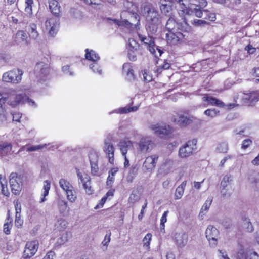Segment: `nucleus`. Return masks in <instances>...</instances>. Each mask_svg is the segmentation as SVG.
Returning a JSON list of instances; mask_svg holds the SVG:
<instances>
[{"instance_id": "f257e3e1", "label": "nucleus", "mask_w": 259, "mask_h": 259, "mask_svg": "<svg viewBox=\"0 0 259 259\" xmlns=\"http://www.w3.org/2000/svg\"><path fill=\"white\" fill-rule=\"evenodd\" d=\"M182 22H178L174 18L170 17L167 21L166 29L168 32L166 34L167 42L170 45H175L187 36L191 27L182 18Z\"/></svg>"}, {"instance_id": "f03ea898", "label": "nucleus", "mask_w": 259, "mask_h": 259, "mask_svg": "<svg viewBox=\"0 0 259 259\" xmlns=\"http://www.w3.org/2000/svg\"><path fill=\"white\" fill-rule=\"evenodd\" d=\"M26 90L27 89L24 86H20L15 89L10 88L6 90L3 92L5 102L13 107L24 103H27L31 106L36 107L35 102L26 96Z\"/></svg>"}, {"instance_id": "7ed1b4c3", "label": "nucleus", "mask_w": 259, "mask_h": 259, "mask_svg": "<svg viewBox=\"0 0 259 259\" xmlns=\"http://www.w3.org/2000/svg\"><path fill=\"white\" fill-rule=\"evenodd\" d=\"M143 14L146 21L147 30L154 34L162 22V17L157 8L151 3H147L143 6Z\"/></svg>"}, {"instance_id": "20e7f679", "label": "nucleus", "mask_w": 259, "mask_h": 259, "mask_svg": "<svg viewBox=\"0 0 259 259\" xmlns=\"http://www.w3.org/2000/svg\"><path fill=\"white\" fill-rule=\"evenodd\" d=\"M138 6V4L136 2L127 1L124 4L126 10L121 13L120 16L122 19L127 16H130V18L128 19H124L121 21L114 19L112 20L113 23L118 26H124L127 28L131 27L134 23H135L134 25L139 23L140 17L137 14Z\"/></svg>"}, {"instance_id": "39448f33", "label": "nucleus", "mask_w": 259, "mask_h": 259, "mask_svg": "<svg viewBox=\"0 0 259 259\" xmlns=\"http://www.w3.org/2000/svg\"><path fill=\"white\" fill-rule=\"evenodd\" d=\"M49 7L52 13L58 18H51L45 22L46 29L50 35L53 36L56 34L59 27V17L61 12V7L56 0H49Z\"/></svg>"}, {"instance_id": "423d86ee", "label": "nucleus", "mask_w": 259, "mask_h": 259, "mask_svg": "<svg viewBox=\"0 0 259 259\" xmlns=\"http://www.w3.org/2000/svg\"><path fill=\"white\" fill-rule=\"evenodd\" d=\"M60 187L65 192L67 199L71 202H74L76 199V192L73 185L67 179L61 178L59 182Z\"/></svg>"}, {"instance_id": "0eeeda50", "label": "nucleus", "mask_w": 259, "mask_h": 259, "mask_svg": "<svg viewBox=\"0 0 259 259\" xmlns=\"http://www.w3.org/2000/svg\"><path fill=\"white\" fill-rule=\"evenodd\" d=\"M23 72L19 69H14L5 72L2 76V81L7 83H18L22 79Z\"/></svg>"}, {"instance_id": "6e6552de", "label": "nucleus", "mask_w": 259, "mask_h": 259, "mask_svg": "<svg viewBox=\"0 0 259 259\" xmlns=\"http://www.w3.org/2000/svg\"><path fill=\"white\" fill-rule=\"evenodd\" d=\"M76 175L78 180V184H81L83 189L88 195L93 194L94 190L91 186V178L87 174H82L78 168H76Z\"/></svg>"}, {"instance_id": "1a4fd4ad", "label": "nucleus", "mask_w": 259, "mask_h": 259, "mask_svg": "<svg viewBox=\"0 0 259 259\" xmlns=\"http://www.w3.org/2000/svg\"><path fill=\"white\" fill-rule=\"evenodd\" d=\"M139 38L141 41L147 45L148 49L156 58L160 56L163 53L162 51L158 47L155 46L154 42L150 36L146 37L141 34H138Z\"/></svg>"}, {"instance_id": "9d476101", "label": "nucleus", "mask_w": 259, "mask_h": 259, "mask_svg": "<svg viewBox=\"0 0 259 259\" xmlns=\"http://www.w3.org/2000/svg\"><path fill=\"white\" fill-rule=\"evenodd\" d=\"M197 140L193 139L188 141L179 149V155L181 158H186L190 156L196 149Z\"/></svg>"}, {"instance_id": "9b49d317", "label": "nucleus", "mask_w": 259, "mask_h": 259, "mask_svg": "<svg viewBox=\"0 0 259 259\" xmlns=\"http://www.w3.org/2000/svg\"><path fill=\"white\" fill-rule=\"evenodd\" d=\"M183 6L181 7V10H180L179 12L180 14L194 15L199 18H201L204 15V11H202L200 6L197 5L191 4L189 9L184 4H183Z\"/></svg>"}, {"instance_id": "f8f14e48", "label": "nucleus", "mask_w": 259, "mask_h": 259, "mask_svg": "<svg viewBox=\"0 0 259 259\" xmlns=\"http://www.w3.org/2000/svg\"><path fill=\"white\" fill-rule=\"evenodd\" d=\"M10 184L11 191L15 195L19 194L21 190V179L16 173H11L10 176Z\"/></svg>"}, {"instance_id": "ddd939ff", "label": "nucleus", "mask_w": 259, "mask_h": 259, "mask_svg": "<svg viewBox=\"0 0 259 259\" xmlns=\"http://www.w3.org/2000/svg\"><path fill=\"white\" fill-rule=\"evenodd\" d=\"M206 237L212 246H215L217 244V241L219 236V232L218 229L212 225H209L205 231Z\"/></svg>"}, {"instance_id": "4468645a", "label": "nucleus", "mask_w": 259, "mask_h": 259, "mask_svg": "<svg viewBox=\"0 0 259 259\" xmlns=\"http://www.w3.org/2000/svg\"><path fill=\"white\" fill-rule=\"evenodd\" d=\"M38 248V242L37 241L27 242L23 254L24 259L33 256L37 252Z\"/></svg>"}, {"instance_id": "2eb2a0df", "label": "nucleus", "mask_w": 259, "mask_h": 259, "mask_svg": "<svg viewBox=\"0 0 259 259\" xmlns=\"http://www.w3.org/2000/svg\"><path fill=\"white\" fill-rule=\"evenodd\" d=\"M103 149L108 156L109 162L111 163H113L114 161L115 149L110 137H107L105 139Z\"/></svg>"}, {"instance_id": "dca6fc26", "label": "nucleus", "mask_w": 259, "mask_h": 259, "mask_svg": "<svg viewBox=\"0 0 259 259\" xmlns=\"http://www.w3.org/2000/svg\"><path fill=\"white\" fill-rule=\"evenodd\" d=\"M34 72L37 77L42 79L49 74L48 65L42 62H38L34 67Z\"/></svg>"}, {"instance_id": "f3484780", "label": "nucleus", "mask_w": 259, "mask_h": 259, "mask_svg": "<svg viewBox=\"0 0 259 259\" xmlns=\"http://www.w3.org/2000/svg\"><path fill=\"white\" fill-rule=\"evenodd\" d=\"M158 158L157 154H153L146 157L143 164V168L148 171L153 170L156 166Z\"/></svg>"}, {"instance_id": "a211bd4d", "label": "nucleus", "mask_w": 259, "mask_h": 259, "mask_svg": "<svg viewBox=\"0 0 259 259\" xmlns=\"http://www.w3.org/2000/svg\"><path fill=\"white\" fill-rule=\"evenodd\" d=\"M149 128L157 135H167L172 131V127L169 125L159 126L158 124H151Z\"/></svg>"}, {"instance_id": "6ab92c4d", "label": "nucleus", "mask_w": 259, "mask_h": 259, "mask_svg": "<svg viewBox=\"0 0 259 259\" xmlns=\"http://www.w3.org/2000/svg\"><path fill=\"white\" fill-rule=\"evenodd\" d=\"M242 103L245 105H252L258 100V95L256 92H252L248 94H243L242 96Z\"/></svg>"}, {"instance_id": "aec40b11", "label": "nucleus", "mask_w": 259, "mask_h": 259, "mask_svg": "<svg viewBox=\"0 0 259 259\" xmlns=\"http://www.w3.org/2000/svg\"><path fill=\"white\" fill-rule=\"evenodd\" d=\"M159 8L164 15L174 18L172 16V2L171 0H159Z\"/></svg>"}, {"instance_id": "412c9836", "label": "nucleus", "mask_w": 259, "mask_h": 259, "mask_svg": "<svg viewBox=\"0 0 259 259\" xmlns=\"http://www.w3.org/2000/svg\"><path fill=\"white\" fill-rule=\"evenodd\" d=\"M174 238L177 246L180 248H183L187 244L188 235L186 233H176Z\"/></svg>"}, {"instance_id": "4be33fe9", "label": "nucleus", "mask_w": 259, "mask_h": 259, "mask_svg": "<svg viewBox=\"0 0 259 259\" xmlns=\"http://www.w3.org/2000/svg\"><path fill=\"white\" fill-rule=\"evenodd\" d=\"M122 74L125 79L129 81H133L135 79L133 66L130 63H126L123 65Z\"/></svg>"}, {"instance_id": "5701e85b", "label": "nucleus", "mask_w": 259, "mask_h": 259, "mask_svg": "<svg viewBox=\"0 0 259 259\" xmlns=\"http://www.w3.org/2000/svg\"><path fill=\"white\" fill-rule=\"evenodd\" d=\"M152 142L149 137H146L141 139L138 143V150L142 152L146 153L149 151Z\"/></svg>"}, {"instance_id": "b1692460", "label": "nucleus", "mask_w": 259, "mask_h": 259, "mask_svg": "<svg viewBox=\"0 0 259 259\" xmlns=\"http://www.w3.org/2000/svg\"><path fill=\"white\" fill-rule=\"evenodd\" d=\"M172 120L181 127H185L192 122V120L190 118L183 114H178L174 117Z\"/></svg>"}, {"instance_id": "393cba45", "label": "nucleus", "mask_w": 259, "mask_h": 259, "mask_svg": "<svg viewBox=\"0 0 259 259\" xmlns=\"http://www.w3.org/2000/svg\"><path fill=\"white\" fill-rule=\"evenodd\" d=\"M118 147L123 156L126 155L128 151L133 148V142L128 140H121L118 143Z\"/></svg>"}, {"instance_id": "a878e982", "label": "nucleus", "mask_w": 259, "mask_h": 259, "mask_svg": "<svg viewBox=\"0 0 259 259\" xmlns=\"http://www.w3.org/2000/svg\"><path fill=\"white\" fill-rule=\"evenodd\" d=\"M57 204L58 209L61 215L66 216L69 214L70 208L68 207L66 201L59 198L57 200Z\"/></svg>"}, {"instance_id": "bb28decb", "label": "nucleus", "mask_w": 259, "mask_h": 259, "mask_svg": "<svg viewBox=\"0 0 259 259\" xmlns=\"http://www.w3.org/2000/svg\"><path fill=\"white\" fill-rule=\"evenodd\" d=\"M212 200L213 197L211 196H209L205 201V203L202 205L199 214V217L201 219H203V217L206 215V213L208 212L211 205Z\"/></svg>"}, {"instance_id": "cd10ccee", "label": "nucleus", "mask_w": 259, "mask_h": 259, "mask_svg": "<svg viewBox=\"0 0 259 259\" xmlns=\"http://www.w3.org/2000/svg\"><path fill=\"white\" fill-rule=\"evenodd\" d=\"M248 182L252 187L259 191V172H254L250 174Z\"/></svg>"}, {"instance_id": "c85d7f7f", "label": "nucleus", "mask_w": 259, "mask_h": 259, "mask_svg": "<svg viewBox=\"0 0 259 259\" xmlns=\"http://www.w3.org/2000/svg\"><path fill=\"white\" fill-rule=\"evenodd\" d=\"M85 57L88 60L91 61V63L98 62L100 60V57L95 51L86 49Z\"/></svg>"}, {"instance_id": "c756f323", "label": "nucleus", "mask_w": 259, "mask_h": 259, "mask_svg": "<svg viewBox=\"0 0 259 259\" xmlns=\"http://www.w3.org/2000/svg\"><path fill=\"white\" fill-rule=\"evenodd\" d=\"M12 149V145L8 142L0 143V157L7 156Z\"/></svg>"}, {"instance_id": "7c9ffc66", "label": "nucleus", "mask_w": 259, "mask_h": 259, "mask_svg": "<svg viewBox=\"0 0 259 259\" xmlns=\"http://www.w3.org/2000/svg\"><path fill=\"white\" fill-rule=\"evenodd\" d=\"M138 171V167L136 165H132L130 168L126 176V181L128 183H132L134 179L137 176Z\"/></svg>"}, {"instance_id": "2f4dec72", "label": "nucleus", "mask_w": 259, "mask_h": 259, "mask_svg": "<svg viewBox=\"0 0 259 259\" xmlns=\"http://www.w3.org/2000/svg\"><path fill=\"white\" fill-rule=\"evenodd\" d=\"M202 100L203 102H207L211 105H215L219 107H223L224 104L221 101L213 98L211 96H205L203 97Z\"/></svg>"}, {"instance_id": "473e14b6", "label": "nucleus", "mask_w": 259, "mask_h": 259, "mask_svg": "<svg viewBox=\"0 0 259 259\" xmlns=\"http://www.w3.org/2000/svg\"><path fill=\"white\" fill-rule=\"evenodd\" d=\"M71 237L72 234L71 232L65 231L61 234L60 237L58 239L56 242V244L59 245L64 244L65 243L67 242Z\"/></svg>"}, {"instance_id": "72a5a7b5", "label": "nucleus", "mask_w": 259, "mask_h": 259, "mask_svg": "<svg viewBox=\"0 0 259 259\" xmlns=\"http://www.w3.org/2000/svg\"><path fill=\"white\" fill-rule=\"evenodd\" d=\"M174 161L170 159H165L161 166L160 169L163 170L164 173L168 174L173 167Z\"/></svg>"}, {"instance_id": "f704fd0d", "label": "nucleus", "mask_w": 259, "mask_h": 259, "mask_svg": "<svg viewBox=\"0 0 259 259\" xmlns=\"http://www.w3.org/2000/svg\"><path fill=\"white\" fill-rule=\"evenodd\" d=\"M51 183L48 180H46L44 182L42 193L41 194V198L40 200V203H42L46 201L45 197L48 196L49 191L50 189Z\"/></svg>"}, {"instance_id": "c9c22d12", "label": "nucleus", "mask_w": 259, "mask_h": 259, "mask_svg": "<svg viewBox=\"0 0 259 259\" xmlns=\"http://www.w3.org/2000/svg\"><path fill=\"white\" fill-rule=\"evenodd\" d=\"M139 106H136L132 107L130 106H125L124 107L119 108L115 110L112 113H116L120 114H126L131 112L136 111L138 109Z\"/></svg>"}, {"instance_id": "e433bc0d", "label": "nucleus", "mask_w": 259, "mask_h": 259, "mask_svg": "<svg viewBox=\"0 0 259 259\" xmlns=\"http://www.w3.org/2000/svg\"><path fill=\"white\" fill-rule=\"evenodd\" d=\"M118 168L117 167H113L111 168L109 171V175L106 182L107 186L110 187L112 186V184L114 181V176L118 172Z\"/></svg>"}, {"instance_id": "4c0bfd02", "label": "nucleus", "mask_w": 259, "mask_h": 259, "mask_svg": "<svg viewBox=\"0 0 259 259\" xmlns=\"http://www.w3.org/2000/svg\"><path fill=\"white\" fill-rule=\"evenodd\" d=\"M47 145H51L50 147L49 148V149H51V148H57L58 146L57 145H52L51 144H48ZM47 146V144L44 145H34V146H29L28 145V147L26 149V151L27 152H32V151H38L44 147H45Z\"/></svg>"}, {"instance_id": "58836bf2", "label": "nucleus", "mask_w": 259, "mask_h": 259, "mask_svg": "<svg viewBox=\"0 0 259 259\" xmlns=\"http://www.w3.org/2000/svg\"><path fill=\"white\" fill-rule=\"evenodd\" d=\"M0 186L2 192L5 196H8L9 192L7 188V181L4 176L0 175Z\"/></svg>"}, {"instance_id": "ea45409f", "label": "nucleus", "mask_w": 259, "mask_h": 259, "mask_svg": "<svg viewBox=\"0 0 259 259\" xmlns=\"http://www.w3.org/2000/svg\"><path fill=\"white\" fill-rule=\"evenodd\" d=\"M28 32L30 37L34 39H36L39 35L37 31V26L34 23H31L29 26Z\"/></svg>"}, {"instance_id": "a19ab883", "label": "nucleus", "mask_w": 259, "mask_h": 259, "mask_svg": "<svg viewBox=\"0 0 259 259\" xmlns=\"http://www.w3.org/2000/svg\"><path fill=\"white\" fill-rule=\"evenodd\" d=\"M89 68L94 73L100 75L102 74V69L99 65L98 62L91 63L89 64Z\"/></svg>"}, {"instance_id": "79ce46f5", "label": "nucleus", "mask_w": 259, "mask_h": 259, "mask_svg": "<svg viewBox=\"0 0 259 259\" xmlns=\"http://www.w3.org/2000/svg\"><path fill=\"white\" fill-rule=\"evenodd\" d=\"M216 150L219 153H227L228 150V144L226 142H222L219 143L217 148Z\"/></svg>"}, {"instance_id": "37998d69", "label": "nucleus", "mask_w": 259, "mask_h": 259, "mask_svg": "<svg viewBox=\"0 0 259 259\" xmlns=\"http://www.w3.org/2000/svg\"><path fill=\"white\" fill-rule=\"evenodd\" d=\"M243 228L246 230V231L250 232L253 231V226L249 220L247 218H245L243 220L242 223Z\"/></svg>"}, {"instance_id": "c03bdc74", "label": "nucleus", "mask_w": 259, "mask_h": 259, "mask_svg": "<svg viewBox=\"0 0 259 259\" xmlns=\"http://www.w3.org/2000/svg\"><path fill=\"white\" fill-rule=\"evenodd\" d=\"M204 114L210 118H214L219 114V111L216 109H208L204 112Z\"/></svg>"}, {"instance_id": "a18cd8bd", "label": "nucleus", "mask_w": 259, "mask_h": 259, "mask_svg": "<svg viewBox=\"0 0 259 259\" xmlns=\"http://www.w3.org/2000/svg\"><path fill=\"white\" fill-rule=\"evenodd\" d=\"M98 154L96 152L91 151L89 154L90 164L98 163Z\"/></svg>"}, {"instance_id": "49530a36", "label": "nucleus", "mask_w": 259, "mask_h": 259, "mask_svg": "<svg viewBox=\"0 0 259 259\" xmlns=\"http://www.w3.org/2000/svg\"><path fill=\"white\" fill-rule=\"evenodd\" d=\"M33 4V0H25V12L27 15H31L32 13V6Z\"/></svg>"}, {"instance_id": "de8ad7c7", "label": "nucleus", "mask_w": 259, "mask_h": 259, "mask_svg": "<svg viewBox=\"0 0 259 259\" xmlns=\"http://www.w3.org/2000/svg\"><path fill=\"white\" fill-rule=\"evenodd\" d=\"M16 37L19 40L26 42L27 35L24 31L21 30L17 32Z\"/></svg>"}, {"instance_id": "09e8293b", "label": "nucleus", "mask_w": 259, "mask_h": 259, "mask_svg": "<svg viewBox=\"0 0 259 259\" xmlns=\"http://www.w3.org/2000/svg\"><path fill=\"white\" fill-rule=\"evenodd\" d=\"M138 49H128V57L132 61H135L137 60V55L138 54Z\"/></svg>"}, {"instance_id": "8fccbe9b", "label": "nucleus", "mask_w": 259, "mask_h": 259, "mask_svg": "<svg viewBox=\"0 0 259 259\" xmlns=\"http://www.w3.org/2000/svg\"><path fill=\"white\" fill-rule=\"evenodd\" d=\"M152 235L150 233L147 234L143 239L144 246L146 248H149L150 242L151 240Z\"/></svg>"}, {"instance_id": "3c124183", "label": "nucleus", "mask_w": 259, "mask_h": 259, "mask_svg": "<svg viewBox=\"0 0 259 259\" xmlns=\"http://www.w3.org/2000/svg\"><path fill=\"white\" fill-rule=\"evenodd\" d=\"M169 213V211L168 210L165 211L163 213L161 218L160 219V229L164 230V227H165V223L167 221V217Z\"/></svg>"}, {"instance_id": "603ef678", "label": "nucleus", "mask_w": 259, "mask_h": 259, "mask_svg": "<svg viewBox=\"0 0 259 259\" xmlns=\"http://www.w3.org/2000/svg\"><path fill=\"white\" fill-rule=\"evenodd\" d=\"M142 74L143 76V80L145 82H149L152 80V76L150 72L144 70L142 72Z\"/></svg>"}, {"instance_id": "864d4df0", "label": "nucleus", "mask_w": 259, "mask_h": 259, "mask_svg": "<svg viewBox=\"0 0 259 259\" xmlns=\"http://www.w3.org/2000/svg\"><path fill=\"white\" fill-rule=\"evenodd\" d=\"M232 180L231 175H227L225 176L221 183V186L223 188L227 186L228 184Z\"/></svg>"}, {"instance_id": "5fc2aeb1", "label": "nucleus", "mask_w": 259, "mask_h": 259, "mask_svg": "<svg viewBox=\"0 0 259 259\" xmlns=\"http://www.w3.org/2000/svg\"><path fill=\"white\" fill-rule=\"evenodd\" d=\"M204 18L208 19L211 21H213L215 20V14L213 13H210L207 11L204 10Z\"/></svg>"}, {"instance_id": "6e6d98bb", "label": "nucleus", "mask_w": 259, "mask_h": 259, "mask_svg": "<svg viewBox=\"0 0 259 259\" xmlns=\"http://www.w3.org/2000/svg\"><path fill=\"white\" fill-rule=\"evenodd\" d=\"M138 44L134 39L130 38L128 40V49H138Z\"/></svg>"}, {"instance_id": "4d7b16f0", "label": "nucleus", "mask_w": 259, "mask_h": 259, "mask_svg": "<svg viewBox=\"0 0 259 259\" xmlns=\"http://www.w3.org/2000/svg\"><path fill=\"white\" fill-rule=\"evenodd\" d=\"M236 257V259H247V254L243 249L241 248L237 253Z\"/></svg>"}, {"instance_id": "13d9d810", "label": "nucleus", "mask_w": 259, "mask_h": 259, "mask_svg": "<svg viewBox=\"0 0 259 259\" xmlns=\"http://www.w3.org/2000/svg\"><path fill=\"white\" fill-rule=\"evenodd\" d=\"M184 190L179 188L178 187L177 188L175 194V199H180L183 194H184Z\"/></svg>"}, {"instance_id": "bf43d9fd", "label": "nucleus", "mask_w": 259, "mask_h": 259, "mask_svg": "<svg viewBox=\"0 0 259 259\" xmlns=\"http://www.w3.org/2000/svg\"><path fill=\"white\" fill-rule=\"evenodd\" d=\"M7 119V113L4 109H0V122L6 121Z\"/></svg>"}, {"instance_id": "052dcab7", "label": "nucleus", "mask_w": 259, "mask_h": 259, "mask_svg": "<svg viewBox=\"0 0 259 259\" xmlns=\"http://www.w3.org/2000/svg\"><path fill=\"white\" fill-rule=\"evenodd\" d=\"M15 204V208L16 211L15 215H21V206L20 203L17 200L14 202Z\"/></svg>"}, {"instance_id": "680f3d73", "label": "nucleus", "mask_w": 259, "mask_h": 259, "mask_svg": "<svg viewBox=\"0 0 259 259\" xmlns=\"http://www.w3.org/2000/svg\"><path fill=\"white\" fill-rule=\"evenodd\" d=\"M139 199V196L136 193H132L128 198V200L131 203H135Z\"/></svg>"}, {"instance_id": "e2e57ef3", "label": "nucleus", "mask_w": 259, "mask_h": 259, "mask_svg": "<svg viewBox=\"0 0 259 259\" xmlns=\"http://www.w3.org/2000/svg\"><path fill=\"white\" fill-rule=\"evenodd\" d=\"M252 144V141L249 139H246L243 141L241 148L246 149Z\"/></svg>"}, {"instance_id": "0e129e2a", "label": "nucleus", "mask_w": 259, "mask_h": 259, "mask_svg": "<svg viewBox=\"0 0 259 259\" xmlns=\"http://www.w3.org/2000/svg\"><path fill=\"white\" fill-rule=\"evenodd\" d=\"M71 13L75 18H79L81 17V12L78 10L72 9L71 10Z\"/></svg>"}, {"instance_id": "69168bd1", "label": "nucleus", "mask_w": 259, "mask_h": 259, "mask_svg": "<svg viewBox=\"0 0 259 259\" xmlns=\"http://www.w3.org/2000/svg\"><path fill=\"white\" fill-rule=\"evenodd\" d=\"M91 166V172L94 175H96L98 172V166L97 163L90 164Z\"/></svg>"}, {"instance_id": "338daca9", "label": "nucleus", "mask_w": 259, "mask_h": 259, "mask_svg": "<svg viewBox=\"0 0 259 259\" xmlns=\"http://www.w3.org/2000/svg\"><path fill=\"white\" fill-rule=\"evenodd\" d=\"M11 224V223H6L4 225V232L6 234H9L10 233Z\"/></svg>"}, {"instance_id": "774afa93", "label": "nucleus", "mask_w": 259, "mask_h": 259, "mask_svg": "<svg viewBox=\"0 0 259 259\" xmlns=\"http://www.w3.org/2000/svg\"><path fill=\"white\" fill-rule=\"evenodd\" d=\"M15 224L18 227H20L22 226L23 220L21 219V215H15Z\"/></svg>"}]
</instances>
